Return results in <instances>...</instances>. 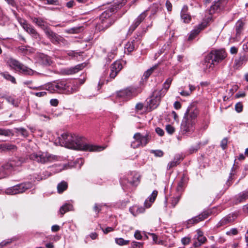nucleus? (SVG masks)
I'll return each mask as SVG.
<instances>
[{"instance_id":"nucleus-36","label":"nucleus","mask_w":248,"mask_h":248,"mask_svg":"<svg viewBox=\"0 0 248 248\" xmlns=\"http://www.w3.org/2000/svg\"><path fill=\"white\" fill-rule=\"evenodd\" d=\"M68 187L67 183L65 181H62L57 186V190L59 193H62Z\"/></svg>"},{"instance_id":"nucleus-52","label":"nucleus","mask_w":248,"mask_h":248,"mask_svg":"<svg viewBox=\"0 0 248 248\" xmlns=\"http://www.w3.org/2000/svg\"><path fill=\"white\" fill-rule=\"evenodd\" d=\"M131 246L133 248H142L143 244L140 242L133 241L131 243Z\"/></svg>"},{"instance_id":"nucleus-55","label":"nucleus","mask_w":248,"mask_h":248,"mask_svg":"<svg viewBox=\"0 0 248 248\" xmlns=\"http://www.w3.org/2000/svg\"><path fill=\"white\" fill-rule=\"evenodd\" d=\"M226 233L228 235H234L238 233V231L236 228H232L227 231Z\"/></svg>"},{"instance_id":"nucleus-17","label":"nucleus","mask_w":248,"mask_h":248,"mask_svg":"<svg viewBox=\"0 0 248 248\" xmlns=\"http://www.w3.org/2000/svg\"><path fill=\"white\" fill-rule=\"evenodd\" d=\"M140 41L141 37L137 35V37H135V39H133L132 41L127 42L124 46L125 52H127L129 53L134 51L138 47Z\"/></svg>"},{"instance_id":"nucleus-56","label":"nucleus","mask_w":248,"mask_h":248,"mask_svg":"<svg viewBox=\"0 0 248 248\" xmlns=\"http://www.w3.org/2000/svg\"><path fill=\"white\" fill-rule=\"evenodd\" d=\"M235 110L237 112H241L243 110V105L241 103H237L235 106Z\"/></svg>"},{"instance_id":"nucleus-48","label":"nucleus","mask_w":248,"mask_h":248,"mask_svg":"<svg viewBox=\"0 0 248 248\" xmlns=\"http://www.w3.org/2000/svg\"><path fill=\"white\" fill-rule=\"evenodd\" d=\"M103 206H106V204H95L94 207H93V210L97 213V214L99 213V212L101 210V208Z\"/></svg>"},{"instance_id":"nucleus-24","label":"nucleus","mask_w":248,"mask_h":248,"mask_svg":"<svg viewBox=\"0 0 248 248\" xmlns=\"http://www.w3.org/2000/svg\"><path fill=\"white\" fill-rule=\"evenodd\" d=\"M122 68V64L120 61H116L111 66L110 78H115Z\"/></svg>"},{"instance_id":"nucleus-13","label":"nucleus","mask_w":248,"mask_h":248,"mask_svg":"<svg viewBox=\"0 0 248 248\" xmlns=\"http://www.w3.org/2000/svg\"><path fill=\"white\" fill-rule=\"evenodd\" d=\"M196 123L189 120L183 119L181 124V132L182 135L188 136L194 131Z\"/></svg>"},{"instance_id":"nucleus-28","label":"nucleus","mask_w":248,"mask_h":248,"mask_svg":"<svg viewBox=\"0 0 248 248\" xmlns=\"http://www.w3.org/2000/svg\"><path fill=\"white\" fill-rule=\"evenodd\" d=\"M248 199V189L243 191L239 193L235 197V203L238 204L239 203L243 202Z\"/></svg>"},{"instance_id":"nucleus-2","label":"nucleus","mask_w":248,"mask_h":248,"mask_svg":"<svg viewBox=\"0 0 248 248\" xmlns=\"http://www.w3.org/2000/svg\"><path fill=\"white\" fill-rule=\"evenodd\" d=\"M59 139L62 146L69 149L90 152H99L104 149L102 146L87 144L82 137L68 133H63Z\"/></svg>"},{"instance_id":"nucleus-47","label":"nucleus","mask_w":248,"mask_h":248,"mask_svg":"<svg viewBox=\"0 0 248 248\" xmlns=\"http://www.w3.org/2000/svg\"><path fill=\"white\" fill-rule=\"evenodd\" d=\"M179 164V159H174V160L169 163L167 169L170 170L172 168L176 166Z\"/></svg>"},{"instance_id":"nucleus-5","label":"nucleus","mask_w":248,"mask_h":248,"mask_svg":"<svg viewBox=\"0 0 248 248\" xmlns=\"http://www.w3.org/2000/svg\"><path fill=\"white\" fill-rule=\"evenodd\" d=\"M227 57V53L223 49L212 50L204 60L203 69L205 72H209Z\"/></svg>"},{"instance_id":"nucleus-39","label":"nucleus","mask_w":248,"mask_h":248,"mask_svg":"<svg viewBox=\"0 0 248 248\" xmlns=\"http://www.w3.org/2000/svg\"><path fill=\"white\" fill-rule=\"evenodd\" d=\"M157 67L158 64H155L150 69L146 70L144 72L143 76L145 77V78H149L153 73H154L155 70H157Z\"/></svg>"},{"instance_id":"nucleus-7","label":"nucleus","mask_w":248,"mask_h":248,"mask_svg":"<svg viewBox=\"0 0 248 248\" xmlns=\"http://www.w3.org/2000/svg\"><path fill=\"white\" fill-rule=\"evenodd\" d=\"M7 63L13 69H14L25 76H41L40 73L32 70L15 59L12 58L8 59L7 61Z\"/></svg>"},{"instance_id":"nucleus-14","label":"nucleus","mask_w":248,"mask_h":248,"mask_svg":"<svg viewBox=\"0 0 248 248\" xmlns=\"http://www.w3.org/2000/svg\"><path fill=\"white\" fill-rule=\"evenodd\" d=\"M31 184L30 183L21 184L6 189V193L7 194L15 195L22 193L31 187Z\"/></svg>"},{"instance_id":"nucleus-20","label":"nucleus","mask_w":248,"mask_h":248,"mask_svg":"<svg viewBox=\"0 0 248 248\" xmlns=\"http://www.w3.org/2000/svg\"><path fill=\"white\" fill-rule=\"evenodd\" d=\"M148 10H146L143 12L137 18L135 19L133 23L129 28V31L132 32L139 26L141 22L145 19L147 16V12Z\"/></svg>"},{"instance_id":"nucleus-27","label":"nucleus","mask_w":248,"mask_h":248,"mask_svg":"<svg viewBox=\"0 0 248 248\" xmlns=\"http://www.w3.org/2000/svg\"><path fill=\"white\" fill-rule=\"evenodd\" d=\"M248 60V53L242 52L239 58L236 59L234 63L236 66L239 67L243 64L245 63Z\"/></svg>"},{"instance_id":"nucleus-3","label":"nucleus","mask_w":248,"mask_h":248,"mask_svg":"<svg viewBox=\"0 0 248 248\" xmlns=\"http://www.w3.org/2000/svg\"><path fill=\"white\" fill-rule=\"evenodd\" d=\"M59 139L62 146L69 149L90 152H99L104 149L102 146L87 144L82 137L68 133H63Z\"/></svg>"},{"instance_id":"nucleus-41","label":"nucleus","mask_w":248,"mask_h":248,"mask_svg":"<svg viewBox=\"0 0 248 248\" xmlns=\"http://www.w3.org/2000/svg\"><path fill=\"white\" fill-rule=\"evenodd\" d=\"M27 32L30 34L32 36V37L34 38L37 39L39 37V33L32 26L30 28Z\"/></svg>"},{"instance_id":"nucleus-62","label":"nucleus","mask_w":248,"mask_h":248,"mask_svg":"<svg viewBox=\"0 0 248 248\" xmlns=\"http://www.w3.org/2000/svg\"><path fill=\"white\" fill-rule=\"evenodd\" d=\"M50 104L54 107H56L58 106L59 101L57 99H52L50 101Z\"/></svg>"},{"instance_id":"nucleus-9","label":"nucleus","mask_w":248,"mask_h":248,"mask_svg":"<svg viewBox=\"0 0 248 248\" xmlns=\"http://www.w3.org/2000/svg\"><path fill=\"white\" fill-rule=\"evenodd\" d=\"M49 88H51L52 90L56 92L69 94L77 92L78 90V86L75 84L72 86L64 82H54L50 84Z\"/></svg>"},{"instance_id":"nucleus-53","label":"nucleus","mask_w":248,"mask_h":248,"mask_svg":"<svg viewBox=\"0 0 248 248\" xmlns=\"http://www.w3.org/2000/svg\"><path fill=\"white\" fill-rule=\"evenodd\" d=\"M28 47H29L27 46H21L18 47V49L19 51L24 53V54H27L28 52Z\"/></svg>"},{"instance_id":"nucleus-54","label":"nucleus","mask_w":248,"mask_h":248,"mask_svg":"<svg viewBox=\"0 0 248 248\" xmlns=\"http://www.w3.org/2000/svg\"><path fill=\"white\" fill-rule=\"evenodd\" d=\"M82 52H76L74 51H69L67 52V55L69 56H71L72 57H77L78 55H81Z\"/></svg>"},{"instance_id":"nucleus-63","label":"nucleus","mask_w":248,"mask_h":248,"mask_svg":"<svg viewBox=\"0 0 248 248\" xmlns=\"http://www.w3.org/2000/svg\"><path fill=\"white\" fill-rule=\"evenodd\" d=\"M238 52V48L237 47L233 46H232L230 48V53L232 54H236Z\"/></svg>"},{"instance_id":"nucleus-10","label":"nucleus","mask_w":248,"mask_h":248,"mask_svg":"<svg viewBox=\"0 0 248 248\" xmlns=\"http://www.w3.org/2000/svg\"><path fill=\"white\" fill-rule=\"evenodd\" d=\"M134 140L131 142V146L136 149L146 146L149 142L151 137L148 133L142 135L140 133H136L133 136Z\"/></svg>"},{"instance_id":"nucleus-32","label":"nucleus","mask_w":248,"mask_h":248,"mask_svg":"<svg viewBox=\"0 0 248 248\" xmlns=\"http://www.w3.org/2000/svg\"><path fill=\"white\" fill-rule=\"evenodd\" d=\"M157 195V191L154 190L153 191L152 194L148 197L144 202V206L146 208H149L151 207V204L155 201Z\"/></svg>"},{"instance_id":"nucleus-11","label":"nucleus","mask_w":248,"mask_h":248,"mask_svg":"<svg viewBox=\"0 0 248 248\" xmlns=\"http://www.w3.org/2000/svg\"><path fill=\"white\" fill-rule=\"evenodd\" d=\"M140 175L136 172H130L127 177L121 180V183L124 188H126L128 184L132 186H137L140 182Z\"/></svg>"},{"instance_id":"nucleus-6","label":"nucleus","mask_w":248,"mask_h":248,"mask_svg":"<svg viewBox=\"0 0 248 248\" xmlns=\"http://www.w3.org/2000/svg\"><path fill=\"white\" fill-rule=\"evenodd\" d=\"M171 81V78H167L163 84L162 89H156L153 92L148 102L149 106L151 108L155 109L159 105L161 98L166 94L170 88Z\"/></svg>"},{"instance_id":"nucleus-18","label":"nucleus","mask_w":248,"mask_h":248,"mask_svg":"<svg viewBox=\"0 0 248 248\" xmlns=\"http://www.w3.org/2000/svg\"><path fill=\"white\" fill-rule=\"evenodd\" d=\"M228 0H218L215 1L209 10V14L212 15L216 12H219L226 5Z\"/></svg>"},{"instance_id":"nucleus-26","label":"nucleus","mask_w":248,"mask_h":248,"mask_svg":"<svg viewBox=\"0 0 248 248\" xmlns=\"http://www.w3.org/2000/svg\"><path fill=\"white\" fill-rule=\"evenodd\" d=\"M206 27L205 23H201L198 25L197 27L195 28L190 32L188 38V41L192 40L200 32L204 29Z\"/></svg>"},{"instance_id":"nucleus-46","label":"nucleus","mask_w":248,"mask_h":248,"mask_svg":"<svg viewBox=\"0 0 248 248\" xmlns=\"http://www.w3.org/2000/svg\"><path fill=\"white\" fill-rule=\"evenodd\" d=\"M115 242L120 246H124L127 245L129 241V240H125L122 238H118L115 239Z\"/></svg>"},{"instance_id":"nucleus-43","label":"nucleus","mask_w":248,"mask_h":248,"mask_svg":"<svg viewBox=\"0 0 248 248\" xmlns=\"http://www.w3.org/2000/svg\"><path fill=\"white\" fill-rule=\"evenodd\" d=\"M181 195L180 194L178 196L176 197H173L171 198V205L172 206V207H174L179 202L180 198H181Z\"/></svg>"},{"instance_id":"nucleus-23","label":"nucleus","mask_w":248,"mask_h":248,"mask_svg":"<svg viewBox=\"0 0 248 248\" xmlns=\"http://www.w3.org/2000/svg\"><path fill=\"white\" fill-rule=\"evenodd\" d=\"M36 60L38 63L43 65H50L52 63L50 57L43 53L38 54Z\"/></svg>"},{"instance_id":"nucleus-34","label":"nucleus","mask_w":248,"mask_h":248,"mask_svg":"<svg viewBox=\"0 0 248 248\" xmlns=\"http://www.w3.org/2000/svg\"><path fill=\"white\" fill-rule=\"evenodd\" d=\"M244 23L241 21H238L235 25L236 34L237 37L239 36L243 30Z\"/></svg>"},{"instance_id":"nucleus-57","label":"nucleus","mask_w":248,"mask_h":248,"mask_svg":"<svg viewBox=\"0 0 248 248\" xmlns=\"http://www.w3.org/2000/svg\"><path fill=\"white\" fill-rule=\"evenodd\" d=\"M190 242V238L189 237H185L182 238L181 242L184 245H186L189 244Z\"/></svg>"},{"instance_id":"nucleus-58","label":"nucleus","mask_w":248,"mask_h":248,"mask_svg":"<svg viewBox=\"0 0 248 248\" xmlns=\"http://www.w3.org/2000/svg\"><path fill=\"white\" fill-rule=\"evenodd\" d=\"M228 140L226 138L223 139L221 141L220 146L223 149H225L227 146Z\"/></svg>"},{"instance_id":"nucleus-51","label":"nucleus","mask_w":248,"mask_h":248,"mask_svg":"<svg viewBox=\"0 0 248 248\" xmlns=\"http://www.w3.org/2000/svg\"><path fill=\"white\" fill-rule=\"evenodd\" d=\"M166 130L169 134H172L174 132L175 128L172 125L168 124L166 126Z\"/></svg>"},{"instance_id":"nucleus-29","label":"nucleus","mask_w":248,"mask_h":248,"mask_svg":"<svg viewBox=\"0 0 248 248\" xmlns=\"http://www.w3.org/2000/svg\"><path fill=\"white\" fill-rule=\"evenodd\" d=\"M188 7L184 5L181 12V17L183 22L186 23H189L191 19V16L187 14Z\"/></svg>"},{"instance_id":"nucleus-42","label":"nucleus","mask_w":248,"mask_h":248,"mask_svg":"<svg viewBox=\"0 0 248 248\" xmlns=\"http://www.w3.org/2000/svg\"><path fill=\"white\" fill-rule=\"evenodd\" d=\"M3 146L4 152L7 151L15 150L16 148L15 145L9 143L3 144Z\"/></svg>"},{"instance_id":"nucleus-38","label":"nucleus","mask_w":248,"mask_h":248,"mask_svg":"<svg viewBox=\"0 0 248 248\" xmlns=\"http://www.w3.org/2000/svg\"><path fill=\"white\" fill-rule=\"evenodd\" d=\"M73 206L70 204H65L62 206L60 209V212L62 215H64L66 212L72 210Z\"/></svg>"},{"instance_id":"nucleus-45","label":"nucleus","mask_w":248,"mask_h":248,"mask_svg":"<svg viewBox=\"0 0 248 248\" xmlns=\"http://www.w3.org/2000/svg\"><path fill=\"white\" fill-rule=\"evenodd\" d=\"M12 131L10 129L0 128V135L4 136H10L13 135Z\"/></svg>"},{"instance_id":"nucleus-4","label":"nucleus","mask_w":248,"mask_h":248,"mask_svg":"<svg viewBox=\"0 0 248 248\" xmlns=\"http://www.w3.org/2000/svg\"><path fill=\"white\" fill-rule=\"evenodd\" d=\"M126 3V0H121L108 10L104 11L100 16V22L97 24L96 29L99 31H105L114 24L116 18L112 16V13L118 9L124 6Z\"/></svg>"},{"instance_id":"nucleus-60","label":"nucleus","mask_w":248,"mask_h":248,"mask_svg":"<svg viewBox=\"0 0 248 248\" xmlns=\"http://www.w3.org/2000/svg\"><path fill=\"white\" fill-rule=\"evenodd\" d=\"M166 6L168 11H171L172 10V4L170 2L167 0L166 2Z\"/></svg>"},{"instance_id":"nucleus-21","label":"nucleus","mask_w":248,"mask_h":248,"mask_svg":"<svg viewBox=\"0 0 248 248\" xmlns=\"http://www.w3.org/2000/svg\"><path fill=\"white\" fill-rule=\"evenodd\" d=\"M31 19L34 24L41 28L44 32L49 28L47 22L41 17H31Z\"/></svg>"},{"instance_id":"nucleus-22","label":"nucleus","mask_w":248,"mask_h":248,"mask_svg":"<svg viewBox=\"0 0 248 248\" xmlns=\"http://www.w3.org/2000/svg\"><path fill=\"white\" fill-rule=\"evenodd\" d=\"M237 217L235 214H229L222 218L217 224V227L223 226L233 222Z\"/></svg>"},{"instance_id":"nucleus-44","label":"nucleus","mask_w":248,"mask_h":248,"mask_svg":"<svg viewBox=\"0 0 248 248\" xmlns=\"http://www.w3.org/2000/svg\"><path fill=\"white\" fill-rule=\"evenodd\" d=\"M158 8L159 4L158 3H153L150 8L151 11V14L150 16L155 15L157 13Z\"/></svg>"},{"instance_id":"nucleus-25","label":"nucleus","mask_w":248,"mask_h":248,"mask_svg":"<svg viewBox=\"0 0 248 248\" xmlns=\"http://www.w3.org/2000/svg\"><path fill=\"white\" fill-rule=\"evenodd\" d=\"M86 65L85 63H82L76 65L74 67H71L67 69H63L62 73L65 75H72L78 72L79 70L83 69Z\"/></svg>"},{"instance_id":"nucleus-35","label":"nucleus","mask_w":248,"mask_h":248,"mask_svg":"<svg viewBox=\"0 0 248 248\" xmlns=\"http://www.w3.org/2000/svg\"><path fill=\"white\" fill-rule=\"evenodd\" d=\"M10 174L9 170L5 168V164L0 167V179L5 178Z\"/></svg>"},{"instance_id":"nucleus-64","label":"nucleus","mask_w":248,"mask_h":248,"mask_svg":"<svg viewBox=\"0 0 248 248\" xmlns=\"http://www.w3.org/2000/svg\"><path fill=\"white\" fill-rule=\"evenodd\" d=\"M18 22L21 25V26L22 27V28L25 27V26L28 24L27 21L21 18L18 19Z\"/></svg>"},{"instance_id":"nucleus-50","label":"nucleus","mask_w":248,"mask_h":248,"mask_svg":"<svg viewBox=\"0 0 248 248\" xmlns=\"http://www.w3.org/2000/svg\"><path fill=\"white\" fill-rule=\"evenodd\" d=\"M151 153L154 154L156 157H162L164 155L163 151L160 150H151Z\"/></svg>"},{"instance_id":"nucleus-33","label":"nucleus","mask_w":248,"mask_h":248,"mask_svg":"<svg viewBox=\"0 0 248 248\" xmlns=\"http://www.w3.org/2000/svg\"><path fill=\"white\" fill-rule=\"evenodd\" d=\"M130 213L134 216L139 214L142 213L145 211L144 207L138 205H134L129 208Z\"/></svg>"},{"instance_id":"nucleus-15","label":"nucleus","mask_w":248,"mask_h":248,"mask_svg":"<svg viewBox=\"0 0 248 248\" xmlns=\"http://www.w3.org/2000/svg\"><path fill=\"white\" fill-rule=\"evenodd\" d=\"M198 113L197 108L194 106L190 105L187 108L183 119L196 123Z\"/></svg>"},{"instance_id":"nucleus-49","label":"nucleus","mask_w":248,"mask_h":248,"mask_svg":"<svg viewBox=\"0 0 248 248\" xmlns=\"http://www.w3.org/2000/svg\"><path fill=\"white\" fill-rule=\"evenodd\" d=\"M6 100L10 103L15 106H18V102L11 96H8L6 98Z\"/></svg>"},{"instance_id":"nucleus-40","label":"nucleus","mask_w":248,"mask_h":248,"mask_svg":"<svg viewBox=\"0 0 248 248\" xmlns=\"http://www.w3.org/2000/svg\"><path fill=\"white\" fill-rule=\"evenodd\" d=\"M15 130L18 135H21L24 137H26L28 135L27 130L23 128H16Z\"/></svg>"},{"instance_id":"nucleus-8","label":"nucleus","mask_w":248,"mask_h":248,"mask_svg":"<svg viewBox=\"0 0 248 248\" xmlns=\"http://www.w3.org/2000/svg\"><path fill=\"white\" fill-rule=\"evenodd\" d=\"M30 159L41 164L52 162L61 160L59 156L50 154L48 152L38 151L31 154L29 156Z\"/></svg>"},{"instance_id":"nucleus-30","label":"nucleus","mask_w":248,"mask_h":248,"mask_svg":"<svg viewBox=\"0 0 248 248\" xmlns=\"http://www.w3.org/2000/svg\"><path fill=\"white\" fill-rule=\"evenodd\" d=\"M132 92L131 90L126 89L122 91H120L117 93V96L119 98L124 100H126L130 98L132 96Z\"/></svg>"},{"instance_id":"nucleus-19","label":"nucleus","mask_w":248,"mask_h":248,"mask_svg":"<svg viewBox=\"0 0 248 248\" xmlns=\"http://www.w3.org/2000/svg\"><path fill=\"white\" fill-rule=\"evenodd\" d=\"M209 215L210 214L209 212L204 211L199 215L195 217L190 219H189L187 221V227H189L193 224H197L198 222L204 220L205 219L207 218L209 216Z\"/></svg>"},{"instance_id":"nucleus-16","label":"nucleus","mask_w":248,"mask_h":248,"mask_svg":"<svg viewBox=\"0 0 248 248\" xmlns=\"http://www.w3.org/2000/svg\"><path fill=\"white\" fill-rule=\"evenodd\" d=\"M47 38L55 45L61 43H64L65 40L61 36L53 31L49 28L45 32Z\"/></svg>"},{"instance_id":"nucleus-12","label":"nucleus","mask_w":248,"mask_h":248,"mask_svg":"<svg viewBox=\"0 0 248 248\" xmlns=\"http://www.w3.org/2000/svg\"><path fill=\"white\" fill-rule=\"evenodd\" d=\"M25 162V159L22 157H15L5 163V168L11 174L12 171L16 170Z\"/></svg>"},{"instance_id":"nucleus-59","label":"nucleus","mask_w":248,"mask_h":248,"mask_svg":"<svg viewBox=\"0 0 248 248\" xmlns=\"http://www.w3.org/2000/svg\"><path fill=\"white\" fill-rule=\"evenodd\" d=\"M47 4H52L55 5H59V1L58 0H46Z\"/></svg>"},{"instance_id":"nucleus-31","label":"nucleus","mask_w":248,"mask_h":248,"mask_svg":"<svg viewBox=\"0 0 248 248\" xmlns=\"http://www.w3.org/2000/svg\"><path fill=\"white\" fill-rule=\"evenodd\" d=\"M196 238L198 242H195L193 244L194 247H198L203 244L206 240V238L203 236V232L200 230H197V236Z\"/></svg>"},{"instance_id":"nucleus-37","label":"nucleus","mask_w":248,"mask_h":248,"mask_svg":"<svg viewBox=\"0 0 248 248\" xmlns=\"http://www.w3.org/2000/svg\"><path fill=\"white\" fill-rule=\"evenodd\" d=\"M185 178L184 177H182L180 181L178 182L176 190L178 192L181 193L184 190L185 187V184L184 182Z\"/></svg>"},{"instance_id":"nucleus-1","label":"nucleus","mask_w":248,"mask_h":248,"mask_svg":"<svg viewBox=\"0 0 248 248\" xmlns=\"http://www.w3.org/2000/svg\"><path fill=\"white\" fill-rule=\"evenodd\" d=\"M59 139L62 146L69 149L90 152H99L104 149L102 146L87 144L82 137L68 133H63Z\"/></svg>"},{"instance_id":"nucleus-61","label":"nucleus","mask_w":248,"mask_h":248,"mask_svg":"<svg viewBox=\"0 0 248 248\" xmlns=\"http://www.w3.org/2000/svg\"><path fill=\"white\" fill-rule=\"evenodd\" d=\"M134 237L136 239L138 240H140L142 238V236L140 234V232L139 231H136L134 234Z\"/></svg>"}]
</instances>
